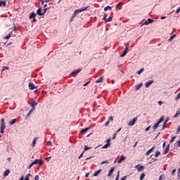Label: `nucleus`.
Wrapping results in <instances>:
<instances>
[{
	"label": "nucleus",
	"mask_w": 180,
	"mask_h": 180,
	"mask_svg": "<svg viewBox=\"0 0 180 180\" xmlns=\"http://www.w3.org/2000/svg\"><path fill=\"white\" fill-rule=\"evenodd\" d=\"M103 77H101L98 79L96 80V83L99 84L101 82H103Z\"/></svg>",
	"instance_id": "17"
},
{
	"label": "nucleus",
	"mask_w": 180,
	"mask_h": 180,
	"mask_svg": "<svg viewBox=\"0 0 180 180\" xmlns=\"http://www.w3.org/2000/svg\"><path fill=\"white\" fill-rule=\"evenodd\" d=\"M37 15H39V16H43V15H44V13H43L41 11V8L37 9Z\"/></svg>",
	"instance_id": "9"
},
{
	"label": "nucleus",
	"mask_w": 180,
	"mask_h": 180,
	"mask_svg": "<svg viewBox=\"0 0 180 180\" xmlns=\"http://www.w3.org/2000/svg\"><path fill=\"white\" fill-rule=\"evenodd\" d=\"M4 70H9V68L8 66L4 67L3 71H4Z\"/></svg>",
	"instance_id": "55"
},
{
	"label": "nucleus",
	"mask_w": 180,
	"mask_h": 180,
	"mask_svg": "<svg viewBox=\"0 0 180 180\" xmlns=\"http://www.w3.org/2000/svg\"><path fill=\"white\" fill-rule=\"evenodd\" d=\"M153 20H151L150 18H148L146 22L143 23V25H150V23H153Z\"/></svg>",
	"instance_id": "11"
},
{
	"label": "nucleus",
	"mask_w": 180,
	"mask_h": 180,
	"mask_svg": "<svg viewBox=\"0 0 180 180\" xmlns=\"http://www.w3.org/2000/svg\"><path fill=\"white\" fill-rule=\"evenodd\" d=\"M103 164H108V160L103 161L101 162V165H103Z\"/></svg>",
	"instance_id": "45"
},
{
	"label": "nucleus",
	"mask_w": 180,
	"mask_h": 180,
	"mask_svg": "<svg viewBox=\"0 0 180 180\" xmlns=\"http://www.w3.org/2000/svg\"><path fill=\"white\" fill-rule=\"evenodd\" d=\"M158 105H162V101H160L158 102Z\"/></svg>",
	"instance_id": "60"
},
{
	"label": "nucleus",
	"mask_w": 180,
	"mask_h": 180,
	"mask_svg": "<svg viewBox=\"0 0 180 180\" xmlns=\"http://www.w3.org/2000/svg\"><path fill=\"white\" fill-rule=\"evenodd\" d=\"M53 145V143H51V141H48V142H46V146H52Z\"/></svg>",
	"instance_id": "47"
},
{
	"label": "nucleus",
	"mask_w": 180,
	"mask_h": 180,
	"mask_svg": "<svg viewBox=\"0 0 180 180\" xmlns=\"http://www.w3.org/2000/svg\"><path fill=\"white\" fill-rule=\"evenodd\" d=\"M124 160H126V157L121 155L120 159L117 161L118 164H120L122 161H124Z\"/></svg>",
	"instance_id": "13"
},
{
	"label": "nucleus",
	"mask_w": 180,
	"mask_h": 180,
	"mask_svg": "<svg viewBox=\"0 0 180 180\" xmlns=\"http://www.w3.org/2000/svg\"><path fill=\"white\" fill-rule=\"evenodd\" d=\"M34 164L33 162H32L31 164H30L28 166H27V169H30V168H32L33 167Z\"/></svg>",
	"instance_id": "39"
},
{
	"label": "nucleus",
	"mask_w": 180,
	"mask_h": 180,
	"mask_svg": "<svg viewBox=\"0 0 180 180\" xmlns=\"http://www.w3.org/2000/svg\"><path fill=\"white\" fill-rule=\"evenodd\" d=\"M126 54H127V52L124 51V52L122 53V54L120 55V57H124Z\"/></svg>",
	"instance_id": "38"
},
{
	"label": "nucleus",
	"mask_w": 180,
	"mask_h": 180,
	"mask_svg": "<svg viewBox=\"0 0 180 180\" xmlns=\"http://www.w3.org/2000/svg\"><path fill=\"white\" fill-rule=\"evenodd\" d=\"M88 9V6L86 7H82V8L77 9L75 11V13L70 20V22H72V20L74 19L75 16H77L78 13H81V12H84V11H86Z\"/></svg>",
	"instance_id": "1"
},
{
	"label": "nucleus",
	"mask_w": 180,
	"mask_h": 180,
	"mask_svg": "<svg viewBox=\"0 0 180 180\" xmlns=\"http://www.w3.org/2000/svg\"><path fill=\"white\" fill-rule=\"evenodd\" d=\"M165 179V174H162L160 177H159V180H162Z\"/></svg>",
	"instance_id": "36"
},
{
	"label": "nucleus",
	"mask_w": 180,
	"mask_h": 180,
	"mask_svg": "<svg viewBox=\"0 0 180 180\" xmlns=\"http://www.w3.org/2000/svg\"><path fill=\"white\" fill-rule=\"evenodd\" d=\"M50 158H51V157L46 158L45 160H46V161H49V160H50Z\"/></svg>",
	"instance_id": "63"
},
{
	"label": "nucleus",
	"mask_w": 180,
	"mask_h": 180,
	"mask_svg": "<svg viewBox=\"0 0 180 180\" xmlns=\"http://www.w3.org/2000/svg\"><path fill=\"white\" fill-rule=\"evenodd\" d=\"M176 113H179V115H180V110H178Z\"/></svg>",
	"instance_id": "64"
},
{
	"label": "nucleus",
	"mask_w": 180,
	"mask_h": 180,
	"mask_svg": "<svg viewBox=\"0 0 180 180\" xmlns=\"http://www.w3.org/2000/svg\"><path fill=\"white\" fill-rule=\"evenodd\" d=\"M155 161H157V159H155V158H152V159H151V162H150L149 164H151V162H155Z\"/></svg>",
	"instance_id": "41"
},
{
	"label": "nucleus",
	"mask_w": 180,
	"mask_h": 180,
	"mask_svg": "<svg viewBox=\"0 0 180 180\" xmlns=\"http://www.w3.org/2000/svg\"><path fill=\"white\" fill-rule=\"evenodd\" d=\"M164 121V116H162L159 121L153 127V130H157V128L160 125V123H162Z\"/></svg>",
	"instance_id": "3"
},
{
	"label": "nucleus",
	"mask_w": 180,
	"mask_h": 180,
	"mask_svg": "<svg viewBox=\"0 0 180 180\" xmlns=\"http://www.w3.org/2000/svg\"><path fill=\"white\" fill-rule=\"evenodd\" d=\"M168 151H169V144H168L167 146L166 147V148L165 149L163 154H167V153H168Z\"/></svg>",
	"instance_id": "15"
},
{
	"label": "nucleus",
	"mask_w": 180,
	"mask_h": 180,
	"mask_svg": "<svg viewBox=\"0 0 180 180\" xmlns=\"http://www.w3.org/2000/svg\"><path fill=\"white\" fill-rule=\"evenodd\" d=\"M113 171H115V167H112L109 173L108 174V176H110L112 174H113Z\"/></svg>",
	"instance_id": "14"
},
{
	"label": "nucleus",
	"mask_w": 180,
	"mask_h": 180,
	"mask_svg": "<svg viewBox=\"0 0 180 180\" xmlns=\"http://www.w3.org/2000/svg\"><path fill=\"white\" fill-rule=\"evenodd\" d=\"M101 172H102V169H98L97 171H96L94 172V174H93V176H98L99 174H101Z\"/></svg>",
	"instance_id": "12"
},
{
	"label": "nucleus",
	"mask_w": 180,
	"mask_h": 180,
	"mask_svg": "<svg viewBox=\"0 0 180 180\" xmlns=\"http://www.w3.org/2000/svg\"><path fill=\"white\" fill-rule=\"evenodd\" d=\"M40 179V177L39 176V175H36L34 177V180H39Z\"/></svg>",
	"instance_id": "50"
},
{
	"label": "nucleus",
	"mask_w": 180,
	"mask_h": 180,
	"mask_svg": "<svg viewBox=\"0 0 180 180\" xmlns=\"http://www.w3.org/2000/svg\"><path fill=\"white\" fill-rule=\"evenodd\" d=\"M109 146H110V143H106L105 145H104L102 148H108V147H109Z\"/></svg>",
	"instance_id": "34"
},
{
	"label": "nucleus",
	"mask_w": 180,
	"mask_h": 180,
	"mask_svg": "<svg viewBox=\"0 0 180 180\" xmlns=\"http://www.w3.org/2000/svg\"><path fill=\"white\" fill-rule=\"evenodd\" d=\"M116 136H117V134L115 133L112 136V140H115V139H116Z\"/></svg>",
	"instance_id": "51"
},
{
	"label": "nucleus",
	"mask_w": 180,
	"mask_h": 180,
	"mask_svg": "<svg viewBox=\"0 0 180 180\" xmlns=\"http://www.w3.org/2000/svg\"><path fill=\"white\" fill-rule=\"evenodd\" d=\"M175 172H176V169H174L172 171V175H175Z\"/></svg>",
	"instance_id": "43"
},
{
	"label": "nucleus",
	"mask_w": 180,
	"mask_h": 180,
	"mask_svg": "<svg viewBox=\"0 0 180 180\" xmlns=\"http://www.w3.org/2000/svg\"><path fill=\"white\" fill-rule=\"evenodd\" d=\"M137 122V117L134 118L131 121L128 123V126H134V124Z\"/></svg>",
	"instance_id": "6"
},
{
	"label": "nucleus",
	"mask_w": 180,
	"mask_h": 180,
	"mask_svg": "<svg viewBox=\"0 0 180 180\" xmlns=\"http://www.w3.org/2000/svg\"><path fill=\"white\" fill-rule=\"evenodd\" d=\"M11 172V171H9V169H6L4 173V176H8V175H9V173Z\"/></svg>",
	"instance_id": "19"
},
{
	"label": "nucleus",
	"mask_w": 180,
	"mask_h": 180,
	"mask_svg": "<svg viewBox=\"0 0 180 180\" xmlns=\"http://www.w3.org/2000/svg\"><path fill=\"white\" fill-rule=\"evenodd\" d=\"M110 120L111 122H113V117H109V122H110Z\"/></svg>",
	"instance_id": "57"
},
{
	"label": "nucleus",
	"mask_w": 180,
	"mask_h": 180,
	"mask_svg": "<svg viewBox=\"0 0 180 180\" xmlns=\"http://www.w3.org/2000/svg\"><path fill=\"white\" fill-rule=\"evenodd\" d=\"M150 129H151V126L148 127L145 129V131H148V130H150Z\"/></svg>",
	"instance_id": "52"
},
{
	"label": "nucleus",
	"mask_w": 180,
	"mask_h": 180,
	"mask_svg": "<svg viewBox=\"0 0 180 180\" xmlns=\"http://www.w3.org/2000/svg\"><path fill=\"white\" fill-rule=\"evenodd\" d=\"M84 151L82 153V154L79 156V158H82V155H84Z\"/></svg>",
	"instance_id": "59"
},
{
	"label": "nucleus",
	"mask_w": 180,
	"mask_h": 180,
	"mask_svg": "<svg viewBox=\"0 0 180 180\" xmlns=\"http://www.w3.org/2000/svg\"><path fill=\"white\" fill-rule=\"evenodd\" d=\"M112 17H109L108 18H105V20H104L105 23H108V22H112Z\"/></svg>",
	"instance_id": "16"
},
{
	"label": "nucleus",
	"mask_w": 180,
	"mask_h": 180,
	"mask_svg": "<svg viewBox=\"0 0 180 180\" xmlns=\"http://www.w3.org/2000/svg\"><path fill=\"white\" fill-rule=\"evenodd\" d=\"M179 11H180V8H179L176 11V13H179Z\"/></svg>",
	"instance_id": "62"
},
{
	"label": "nucleus",
	"mask_w": 180,
	"mask_h": 180,
	"mask_svg": "<svg viewBox=\"0 0 180 180\" xmlns=\"http://www.w3.org/2000/svg\"><path fill=\"white\" fill-rule=\"evenodd\" d=\"M88 150H91V147L85 146L83 152L85 153V151H88Z\"/></svg>",
	"instance_id": "32"
},
{
	"label": "nucleus",
	"mask_w": 180,
	"mask_h": 180,
	"mask_svg": "<svg viewBox=\"0 0 180 180\" xmlns=\"http://www.w3.org/2000/svg\"><path fill=\"white\" fill-rule=\"evenodd\" d=\"M37 140V138H34V139L32 141V147H34L36 146V141Z\"/></svg>",
	"instance_id": "31"
},
{
	"label": "nucleus",
	"mask_w": 180,
	"mask_h": 180,
	"mask_svg": "<svg viewBox=\"0 0 180 180\" xmlns=\"http://www.w3.org/2000/svg\"><path fill=\"white\" fill-rule=\"evenodd\" d=\"M32 164H34V165H41V164H43V161H41L40 159H36L34 162H32Z\"/></svg>",
	"instance_id": "4"
},
{
	"label": "nucleus",
	"mask_w": 180,
	"mask_h": 180,
	"mask_svg": "<svg viewBox=\"0 0 180 180\" xmlns=\"http://www.w3.org/2000/svg\"><path fill=\"white\" fill-rule=\"evenodd\" d=\"M33 110H34V108L30 110V111L27 114L26 117H29L30 115H32V112H33Z\"/></svg>",
	"instance_id": "29"
},
{
	"label": "nucleus",
	"mask_w": 180,
	"mask_h": 180,
	"mask_svg": "<svg viewBox=\"0 0 180 180\" xmlns=\"http://www.w3.org/2000/svg\"><path fill=\"white\" fill-rule=\"evenodd\" d=\"M11 36H12V32H11L7 36L4 37V39L8 40L11 39Z\"/></svg>",
	"instance_id": "22"
},
{
	"label": "nucleus",
	"mask_w": 180,
	"mask_h": 180,
	"mask_svg": "<svg viewBox=\"0 0 180 180\" xmlns=\"http://www.w3.org/2000/svg\"><path fill=\"white\" fill-rule=\"evenodd\" d=\"M176 37V34H173L170 37V38L169 39V41H172V40H174V39H175V37Z\"/></svg>",
	"instance_id": "27"
},
{
	"label": "nucleus",
	"mask_w": 180,
	"mask_h": 180,
	"mask_svg": "<svg viewBox=\"0 0 180 180\" xmlns=\"http://www.w3.org/2000/svg\"><path fill=\"white\" fill-rule=\"evenodd\" d=\"M153 83H154V80L148 81V82L145 84L146 88H150V86L151 85V84H153Z\"/></svg>",
	"instance_id": "7"
},
{
	"label": "nucleus",
	"mask_w": 180,
	"mask_h": 180,
	"mask_svg": "<svg viewBox=\"0 0 180 180\" xmlns=\"http://www.w3.org/2000/svg\"><path fill=\"white\" fill-rule=\"evenodd\" d=\"M160 155H161V152H160V151H156V152H155V158H158V157H160Z\"/></svg>",
	"instance_id": "26"
},
{
	"label": "nucleus",
	"mask_w": 180,
	"mask_h": 180,
	"mask_svg": "<svg viewBox=\"0 0 180 180\" xmlns=\"http://www.w3.org/2000/svg\"><path fill=\"white\" fill-rule=\"evenodd\" d=\"M0 6H6V2H5L4 1H1Z\"/></svg>",
	"instance_id": "25"
},
{
	"label": "nucleus",
	"mask_w": 180,
	"mask_h": 180,
	"mask_svg": "<svg viewBox=\"0 0 180 180\" xmlns=\"http://www.w3.org/2000/svg\"><path fill=\"white\" fill-rule=\"evenodd\" d=\"M34 18H36V13H31L30 15V19H34Z\"/></svg>",
	"instance_id": "24"
},
{
	"label": "nucleus",
	"mask_w": 180,
	"mask_h": 180,
	"mask_svg": "<svg viewBox=\"0 0 180 180\" xmlns=\"http://www.w3.org/2000/svg\"><path fill=\"white\" fill-rule=\"evenodd\" d=\"M136 168H137V169L139 172H142V171H144L146 167L144 166H141L140 165H138L136 166Z\"/></svg>",
	"instance_id": "5"
},
{
	"label": "nucleus",
	"mask_w": 180,
	"mask_h": 180,
	"mask_svg": "<svg viewBox=\"0 0 180 180\" xmlns=\"http://www.w3.org/2000/svg\"><path fill=\"white\" fill-rule=\"evenodd\" d=\"M15 123H16V119H13V120H11V121L10 122V124H11V126H13V124H15Z\"/></svg>",
	"instance_id": "30"
},
{
	"label": "nucleus",
	"mask_w": 180,
	"mask_h": 180,
	"mask_svg": "<svg viewBox=\"0 0 180 180\" xmlns=\"http://www.w3.org/2000/svg\"><path fill=\"white\" fill-rule=\"evenodd\" d=\"M32 109L34 110V106H37V103L36 101H33L32 105H31Z\"/></svg>",
	"instance_id": "23"
},
{
	"label": "nucleus",
	"mask_w": 180,
	"mask_h": 180,
	"mask_svg": "<svg viewBox=\"0 0 180 180\" xmlns=\"http://www.w3.org/2000/svg\"><path fill=\"white\" fill-rule=\"evenodd\" d=\"M145 176H146V174H145L144 173H142V174H141L140 179H141V180H143Z\"/></svg>",
	"instance_id": "37"
},
{
	"label": "nucleus",
	"mask_w": 180,
	"mask_h": 180,
	"mask_svg": "<svg viewBox=\"0 0 180 180\" xmlns=\"http://www.w3.org/2000/svg\"><path fill=\"white\" fill-rule=\"evenodd\" d=\"M108 18V13H105L103 15V20H106V18Z\"/></svg>",
	"instance_id": "40"
},
{
	"label": "nucleus",
	"mask_w": 180,
	"mask_h": 180,
	"mask_svg": "<svg viewBox=\"0 0 180 180\" xmlns=\"http://www.w3.org/2000/svg\"><path fill=\"white\" fill-rule=\"evenodd\" d=\"M165 124H167V121H165V123L163 124L162 130H164V129H165Z\"/></svg>",
	"instance_id": "46"
},
{
	"label": "nucleus",
	"mask_w": 180,
	"mask_h": 180,
	"mask_svg": "<svg viewBox=\"0 0 180 180\" xmlns=\"http://www.w3.org/2000/svg\"><path fill=\"white\" fill-rule=\"evenodd\" d=\"M143 71H144V68H142L139 71L137 72V74L140 75V74H141V72H143Z\"/></svg>",
	"instance_id": "35"
},
{
	"label": "nucleus",
	"mask_w": 180,
	"mask_h": 180,
	"mask_svg": "<svg viewBox=\"0 0 180 180\" xmlns=\"http://www.w3.org/2000/svg\"><path fill=\"white\" fill-rule=\"evenodd\" d=\"M6 126L5 125V120L4 118H2L1 120V128H0V133L4 134L5 129H6Z\"/></svg>",
	"instance_id": "2"
},
{
	"label": "nucleus",
	"mask_w": 180,
	"mask_h": 180,
	"mask_svg": "<svg viewBox=\"0 0 180 180\" xmlns=\"http://www.w3.org/2000/svg\"><path fill=\"white\" fill-rule=\"evenodd\" d=\"M107 11H112V7L110 6H107L105 8H104V11L106 12Z\"/></svg>",
	"instance_id": "21"
},
{
	"label": "nucleus",
	"mask_w": 180,
	"mask_h": 180,
	"mask_svg": "<svg viewBox=\"0 0 180 180\" xmlns=\"http://www.w3.org/2000/svg\"><path fill=\"white\" fill-rule=\"evenodd\" d=\"M88 130H89V127L85 128V129H83L81 131V133L85 134V133H86V131H88Z\"/></svg>",
	"instance_id": "28"
},
{
	"label": "nucleus",
	"mask_w": 180,
	"mask_h": 180,
	"mask_svg": "<svg viewBox=\"0 0 180 180\" xmlns=\"http://www.w3.org/2000/svg\"><path fill=\"white\" fill-rule=\"evenodd\" d=\"M120 5H122V2H120L116 6H115V9H117V8H119Z\"/></svg>",
	"instance_id": "49"
},
{
	"label": "nucleus",
	"mask_w": 180,
	"mask_h": 180,
	"mask_svg": "<svg viewBox=\"0 0 180 180\" xmlns=\"http://www.w3.org/2000/svg\"><path fill=\"white\" fill-rule=\"evenodd\" d=\"M120 172H117V176L115 180H119V174H120Z\"/></svg>",
	"instance_id": "56"
},
{
	"label": "nucleus",
	"mask_w": 180,
	"mask_h": 180,
	"mask_svg": "<svg viewBox=\"0 0 180 180\" xmlns=\"http://www.w3.org/2000/svg\"><path fill=\"white\" fill-rule=\"evenodd\" d=\"M109 123H110V121H107L106 122H105V126H108V124H109Z\"/></svg>",
	"instance_id": "58"
},
{
	"label": "nucleus",
	"mask_w": 180,
	"mask_h": 180,
	"mask_svg": "<svg viewBox=\"0 0 180 180\" xmlns=\"http://www.w3.org/2000/svg\"><path fill=\"white\" fill-rule=\"evenodd\" d=\"M127 179V176H123L120 180H126Z\"/></svg>",
	"instance_id": "54"
},
{
	"label": "nucleus",
	"mask_w": 180,
	"mask_h": 180,
	"mask_svg": "<svg viewBox=\"0 0 180 180\" xmlns=\"http://www.w3.org/2000/svg\"><path fill=\"white\" fill-rule=\"evenodd\" d=\"M46 12H47V8H44V9L42 10V13H44V15H45V14H46Z\"/></svg>",
	"instance_id": "44"
},
{
	"label": "nucleus",
	"mask_w": 180,
	"mask_h": 180,
	"mask_svg": "<svg viewBox=\"0 0 180 180\" xmlns=\"http://www.w3.org/2000/svg\"><path fill=\"white\" fill-rule=\"evenodd\" d=\"M30 178H32V174H27L24 180H30Z\"/></svg>",
	"instance_id": "20"
},
{
	"label": "nucleus",
	"mask_w": 180,
	"mask_h": 180,
	"mask_svg": "<svg viewBox=\"0 0 180 180\" xmlns=\"http://www.w3.org/2000/svg\"><path fill=\"white\" fill-rule=\"evenodd\" d=\"M179 116V113H176L174 115V119H176V117H178Z\"/></svg>",
	"instance_id": "48"
},
{
	"label": "nucleus",
	"mask_w": 180,
	"mask_h": 180,
	"mask_svg": "<svg viewBox=\"0 0 180 180\" xmlns=\"http://www.w3.org/2000/svg\"><path fill=\"white\" fill-rule=\"evenodd\" d=\"M143 85V84H139L138 85L136 86V91H139V89H140V87H141Z\"/></svg>",
	"instance_id": "33"
},
{
	"label": "nucleus",
	"mask_w": 180,
	"mask_h": 180,
	"mask_svg": "<svg viewBox=\"0 0 180 180\" xmlns=\"http://www.w3.org/2000/svg\"><path fill=\"white\" fill-rule=\"evenodd\" d=\"M175 139H176V136H173L172 138V139L170 140L169 143H172L174 141V140H175Z\"/></svg>",
	"instance_id": "42"
},
{
	"label": "nucleus",
	"mask_w": 180,
	"mask_h": 180,
	"mask_svg": "<svg viewBox=\"0 0 180 180\" xmlns=\"http://www.w3.org/2000/svg\"><path fill=\"white\" fill-rule=\"evenodd\" d=\"M155 147L153 146L152 148L149 149L146 153V155H148V154H150V153H153V150H154Z\"/></svg>",
	"instance_id": "18"
},
{
	"label": "nucleus",
	"mask_w": 180,
	"mask_h": 180,
	"mask_svg": "<svg viewBox=\"0 0 180 180\" xmlns=\"http://www.w3.org/2000/svg\"><path fill=\"white\" fill-rule=\"evenodd\" d=\"M36 86L33 83H29V89L31 90L36 89Z\"/></svg>",
	"instance_id": "10"
},
{
	"label": "nucleus",
	"mask_w": 180,
	"mask_h": 180,
	"mask_svg": "<svg viewBox=\"0 0 180 180\" xmlns=\"http://www.w3.org/2000/svg\"><path fill=\"white\" fill-rule=\"evenodd\" d=\"M79 72H81V69H77V70H73L70 75H77V74H79Z\"/></svg>",
	"instance_id": "8"
},
{
	"label": "nucleus",
	"mask_w": 180,
	"mask_h": 180,
	"mask_svg": "<svg viewBox=\"0 0 180 180\" xmlns=\"http://www.w3.org/2000/svg\"><path fill=\"white\" fill-rule=\"evenodd\" d=\"M124 51H126L127 53L129 52V46H126Z\"/></svg>",
	"instance_id": "53"
},
{
	"label": "nucleus",
	"mask_w": 180,
	"mask_h": 180,
	"mask_svg": "<svg viewBox=\"0 0 180 180\" xmlns=\"http://www.w3.org/2000/svg\"><path fill=\"white\" fill-rule=\"evenodd\" d=\"M25 177L23 176H21L19 180H24Z\"/></svg>",
	"instance_id": "61"
}]
</instances>
